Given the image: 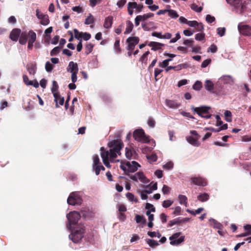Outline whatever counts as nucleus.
<instances>
[{"instance_id": "1", "label": "nucleus", "mask_w": 251, "mask_h": 251, "mask_svg": "<svg viewBox=\"0 0 251 251\" xmlns=\"http://www.w3.org/2000/svg\"><path fill=\"white\" fill-rule=\"evenodd\" d=\"M109 148L108 151H106L104 147L100 149V154L104 165L108 168L111 166L110 163L119 162V160L116 158L118 155H120L121 150L123 147V143L121 140H114L108 143Z\"/></svg>"}, {"instance_id": "2", "label": "nucleus", "mask_w": 251, "mask_h": 251, "mask_svg": "<svg viewBox=\"0 0 251 251\" xmlns=\"http://www.w3.org/2000/svg\"><path fill=\"white\" fill-rule=\"evenodd\" d=\"M140 167V165L135 161H127L120 165L121 169L128 176L130 173L136 172Z\"/></svg>"}, {"instance_id": "3", "label": "nucleus", "mask_w": 251, "mask_h": 251, "mask_svg": "<svg viewBox=\"0 0 251 251\" xmlns=\"http://www.w3.org/2000/svg\"><path fill=\"white\" fill-rule=\"evenodd\" d=\"M85 228L84 226L76 227L72 231V233L69 235V238L75 243L79 242L84 237Z\"/></svg>"}, {"instance_id": "4", "label": "nucleus", "mask_w": 251, "mask_h": 251, "mask_svg": "<svg viewBox=\"0 0 251 251\" xmlns=\"http://www.w3.org/2000/svg\"><path fill=\"white\" fill-rule=\"evenodd\" d=\"M226 1L232 6L233 11L237 13H243L246 9V5L243 0H226Z\"/></svg>"}, {"instance_id": "5", "label": "nucleus", "mask_w": 251, "mask_h": 251, "mask_svg": "<svg viewBox=\"0 0 251 251\" xmlns=\"http://www.w3.org/2000/svg\"><path fill=\"white\" fill-rule=\"evenodd\" d=\"M67 71L71 74V79L73 82L75 83L77 81V74L78 72L77 64L73 61L69 62L67 68Z\"/></svg>"}, {"instance_id": "6", "label": "nucleus", "mask_w": 251, "mask_h": 251, "mask_svg": "<svg viewBox=\"0 0 251 251\" xmlns=\"http://www.w3.org/2000/svg\"><path fill=\"white\" fill-rule=\"evenodd\" d=\"M80 218V214L75 211L71 212L67 215V218L69 222L67 227L72 230V225L76 224Z\"/></svg>"}, {"instance_id": "7", "label": "nucleus", "mask_w": 251, "mask_h": 251, "mask_svg": "<svg viewBox=\"0 0 251 251\" xmlns=\"http://www.w3.org/2000/svg\"><path fill=\"white\" fill-rule=\"evenodd\" d=\"M92 169L97 176L100 174V171H104V167L101 165L98 155L95 154L93 156Z\"/></svg>"}, {"instance_id": "8", "label": "nucleus", "mask_w": 251, "mask_h": 251, "mask_svg": "<svg viewBox=\"0 0 251 251\" xmlns=\"http://www.w3.org/2000/svg\"><path fill=\"white\" fill-rule=\"evenodd\" d=\"M82 201L80 192H75L72 193L67 199V202L70 205H80Z\"/></svg>"}, {"instance_id": "9", "label": "nucleus", "mask_w": 251, "mask_h": 251, "mask_svg": "<svg viewBox=\"0 0 251 251\" xmlns=\"http://www.w3.org/2000/svg\"><path fill=\"white\" fill-rule=\"evenodd\" d=\"M134 139L138 142L142 143H148L150 141L149 137L147 136L144 131L142 129L135 130L133 132Z\"/></svg>"}, {"instance_id": "10", "label": "nucleus", "mask_w": 251, "mask_h": 251, "mask_svg": "<svg viewBox=\"0 0 251 251\" xmlns=\"http://www.w3.org/2000/svg\"><path fill=\"white\" fill-rule=\"evenodd\" d=\"M192 109L194 112H196L200 116L205 119H209L211 117V115L208 113L210 109L209 107L201 106L200 107H192Z\"/></svg>"}, {"instance_id": "11", "label": "nucleus", "mask_w": 251, "mask_h": 251, "mask_svg": "<svg viewBox=\"0 0 251 251\" xmlns=\"http://www.w3.org/2000/svg\"><path fill=\"white\" fill-rule=\"evenodd\" d=\"M128 176L130 179L135 181L139 180L144 183H148L149 182V180L142 172H138L134 175H128Z\"/></svg>"}, {"instance_id": "12", "label": "nucleus", "mask_w": 251, "mask_h": 251, "mask_svg": "<svg viewBox=\"0 0 251 251\" xmlns=\"http://www.w3.org/2000/svg\"><path fill=\"white\" fill-rule=\"evenodd\" d=\"M181 232H176L169 237L170 244L173 246H177L184 241V236H181L179 238Z\"/></svg>"}, {"instance_id": "13", "label": "nucleus", "mask_w": 251, "mask_h": 251, "mask_svg": "<svg viewBox=\"0 0 251 251\" xmlns=\"http://www.w3.org/2000/svg\"><path fill=\"white\" fill-rule=\"evenodd\" d=\"M234 79L233 77L230 75H224L221 76L217 82L218 85L228 84L232 85L234 84Z\"/></svg>"}, {"instance_id": "14", "label": "nucleus", "mask_w": 251, "mask_h": 251, "mask_svg": "<svg viewBox=\"0 0 251 251\" xmlns=\"http://www.w3.org/2000/svg\"><path fill=\"white\" fill-rule=\"evenodd\" d=\"M139 39L137 37H130L126 39L128 43L127 50L131 51L134 50L135 46L139 43Z\"/></svg>"}, {"instance_id": "15", "label": "nucleus", "mask_w": 251, "mask_h": 251, "mask_svg": "<svg viewBox=\"0 0 251 251\" xmlns=\"http://www.w3.org/2000/svg\"><path fill=\"white\" fill-rule=\"evenodd\" d=\"M240 33L246 36L251 35V27L248 25L239 24L238 25Z\"/></svg>"}, {"instance_id": "16", "label": "nucleus", "mask_w": 251, "mask_h": 251, "mask_svg": "<svg viewBox=\"0 0 251 251\" xmlns=\"http://www.w3.org/2000/svg\"><path fill=\"white\" fill-rule=\"evenodd\" d=\"M191 182L194 184L200 186H205L207 185V181L206 179L201 176L192 177Z\"/></svg>"}, {"instance_id": "17", "label": "nucleus", "mask_w": 251, "mask_h": 251, "mask_svg": "<svg viewBox=\"0 0 251 251\" xmlns=\"http://www.w3.org/2000/svg\"><path fill=\"white\" fill-rule=\"evenodd\" d=\"M126 156L128 159H134L136 158L137 155L135 151L134 150L131 148H126Z\"/></svg>"}, {"instance_id": "18", "label": "nucleus", "mask_w": 251, "mask_h": 251, "mask_svg": "<svg viewBox=\"0 0 251 251\" xmlns=\"http://www.w3.org/2000/svg\"><path fill=\"white\" fill-rule=\"evenodd\" d=\"M165 104L168 107L172 109H176L180 105V103L176 100H165Z\"/></svg>"}, {"instance_id": "19", "label": "nucleus", "mask_w": 251, "mask_h": 251, "mask_svg": "<svg viewBox=\"0 0 251 251\" xmlns=\"http://www.w3.org/2000/svg\"><path fill=\"white\" fill-rule=\"evenodd\" d=\"M21 30L18 28H15L12 30L10 34V38L14 41H17L20 37Z\"/></svg>"}, {"instance_id": "20", "label": "nucleus", "mask_w": 251, "mask_h": 251, "mask_svg": "<svg viewBox=\"0 0 251 251\" xmlns=\"http://www.w3.org/2000/svg\"><path fill=\"white\" fill-rule=\"evenodd\" d=\"M199 139L197 138H194L192 136H187L186 140L187 141L194 147H199L200 145V143L199 142L198 140Z\"/></svg>"}, {"instance_id": "21", "label": "nucleus", "mask_w": 251, "mask_h": 251, "mask_svg": "<svg viewBox=\"0 0 251 251\" xmlns=\"http://www.w3.org/2000/svg\"><path fill=\"white\" fill-rule=\"evenodd\" d=\"M210 225L211 226H213L214 228H217L218 229H221L223 228V225L219 223L218 221H217L216 220L210 218L209 220Z\"/></svg>"}, {"instance_id": "22", "label": "nucleus", "mask_w": 251, "mask_h": 251, "mask_svg": "<svg viewBox=\"0 0 251 251\" xmlns=\"http://www.w3.org/2000/svg\"><path fill=\"white\" fill-rule=\"evenodd\" d=\"M113 17L109 16L105 18L103 26L105 28H109L111 27L113 23Z\"/></svg>"}, {"instance_id": "23", "label": "nucleus", "mask_w": 251, "mask_h": 251, "mask_svg": "<svg viewBox=\"0 0 251 251\" xmlns=\"http://www.w3.org/2000/svg\"><path fill=\"white\" fill-rule=\"evenodd\" d=\"M148 45L151 47V50H158L164 46L163 44L156 42H151L149 43Z\"/></svg>"}, {"instance_id": "24", "label": "nucleus", "mask_w": 251, "mask_h": 251, "mask_svg": "<svg viewBox=\"0 0 251 251\" xmlns=\"http://www.w3.org/2000/svg\"><path fill=\"white\" fill-rule=\"evenodd\" d=\"M58 85L57 84V82L53 80L52 81V85L51 88V91L53 94V97H56L57 96V94H59L58 92Z\"/></svg>"}, {"instance_id": "25", "label": "nucleus", "mask_w": 251, "mask_h": 251, "mask_svg": "<svg viewBox=\"0 0 251 251\" xmlns=\"http://www.w3.org/2000/svg\"><path fill=\"white\" fill-rule=\"evenodd\" d=\"M27 40L28 42H31V43H34L36 39V33L32 30H30L28 33Z\"/></svg>"}, {"instance_id": "26", "label": "nucleus", "mask_w": 251, "mask_h": 251, "mask_svg": "<svg viewBox=\"0 0 251 251\" xmlns=\"http://www.w3.org/2000/svg\"><path fill=\"white\" fill-rule=\"evenodd\" d=\"M27 70L31 75H34L36 71V66L35 64L30 63L27 65Z\"/></svg>"}, {"instance_id": "27", "label": "nucleus", "mask_w": 251, "mask_h": 251, "mask_svg": "<svg viewBox=\"0 0 251 251\" xmlns=\"http://www.w3.org/2000/svg\"><path fill=\"white\" fill-rule=\"evenodd\" d=\"M27 36L28 34L26 32H22L19 37V43L22 45L25 44L27 41Z\"/></svg>"}, {"instance_id": "28", "label": "nucleus", "mask_w": 251, "mask_h": 251, "mask_svg": "<svg viewBox=\"0 0 251 251\" xmlns=\"http://www.w3.org/2000/svg\"><path fill=\"white\" fill-rule=\"evenodd\" d=\"M126 28L124 32L125 34H129L132 30L133 28V25L130 21H127L126 22Z\"/></svg>"}, {"instance_id": "29", "label": "nucleus", "mask_w": 251, "mask_h": 251, "mask_svg": "<svg viewBox=\"0 0 251 251\" xmlns=\"http://www.w3.org/2000/svg\"><path fill=\"white\" fill-rule=\"evenodd\" d=\"M179 202L180 204L184 205L185 207L188 206L187 198L186 196L179 195L178 197Z\"/></svg>"}, {"instance_id": "30", "label": "nucleus", "mask_w": 251, "mask_h": 251, "mask_svg": "<svg viewBox=\"0 0 251 251\" xmlns=\"http://www.w3.org/2000/svg\"><path fill=\"white\" fill-rule=\"evenodd\" d=\"M54 101L56 103L55 106L56 107H59L58 104L60 105H62L64 102V99L63 97H61L59 94H57V97H54Z\"/></svg>"}, {"instance_id": "31", "label": "nucleus", "mask_w": 251, "mask_h": 251, "mask_svg": "<svg viewBox=\"0 0 251 251\" xmlns=\"http://www.w3.org/2000/svg\"><path fill=\"white\" fill-rule=\"evenodd\" d=\"M209 198V195L207 193H204L199 195L197 197V199L201 202H204L207 201Z\"/></svg>"}, {"instance_id": "32", "label": "nucleus", "mask_w": 251, "mask_h": 251, "mask_svg": "<svg viewBox=\"0 0 251 251\" xmlns=\"http://www.w3.org/2000/svg\"><path fill=\"white\" fill-rule=\"evenodd\" d=\"M205 88L208 91H211L214 88V84L210 80H206L205 82Z\"/></svg>"}, {"instance_id": "33", "label": "nucleus", "mask_w": 251, "mask_h": 251, "mask_svg": "<svg viewBox=\"0 0 251 251\" xmlns=\"http://www.w3.org/2000/svg\"><path fill=\"white\" fill-rule=\"evenodd\" d=\"M146 242L152 248L155 247L159 245V243L157 241L152 239H146Z\"/></svg>"}, {"instance_id": "34", "label": "nucleus", "mask_w": 251, "mask_h": 251, "mask_svg": "<svg viewBox=\"0 0 251 251\" xmlns=\"http://www.w3.org/2000/svg\"><path fill=\"white\" fill-rule=\"evenodd\" d=\"M126 197L130 201L134 202H137L138 201L137 198L135 197L134 195L131 193H127L126 194Z\"/></svg>"}, {"instance_id": "35", "label": "nucleus", "mask_w": 251, "mask_h": 251, "mask_svg": "<svg viewBox=\"0 0 251 251\" xmlns=\"http://www.w3.org/2000/svg\"><path fill=\"white\" fill-rule=\"evenodd\" d=\"M154 14L152 13H148L143 15H138V17L142 21H145L149 18L153 17Z\"/></svg>"}, {"instance_id": "36", "label": "nucleus", "mask_w": 251, "mask_h": 251, "mask_svg": "<svg viewBox=\"0 0 251 251\" xmlns=\"http://www.w3.org/2000/svg\"><path fill=\"white\" fill-rule=\"evenodd\" d=\"M189 67V65L187 63H183L179 64L177 66H175L174 67V70L175 71H178L182 69H186Z\"/></svg>"}, {"instance_id": "37", "label": "nucleus", "mask_w": 251, "mask_h": 251, "mask_svg": "<svg viewBox=\"0 0 251 251\" xmlns=\"http://www.w3.org/2000/svg\"><path fill=\"white\" fill-rule=\"evenodd\" d=\"M168 16L172 18L176 19L179 17L176 11L172 9H168Z\"/></svg>"}, {"instance_id": "38", "label": "nucleus", "mask_w": 251, "mask_h": 251, "mask_svg": "<svg viewBox=\"0 0 251 251\" xmlns=\"http://www.w3.org/2000/svg\"><path fill=\"white\" fill-rule=\"evenodd\" d=\"M75 37L79 41H82V32H80L76 29H74Z\"/></svg>"}, {"instance_id": "39", "label": "nucleus", "mask_w": 251, "mask_h": 251, "mask_svg": "<svg viewBox=\"0 0 251 251\" xmlns=\"http://www.w3.org/2000/svg\"><path fill=\"white\" fill-rule=\"evenodd\" d=\"M94 22V17L92 16L91 14H89V16L85 19V25H90L93 24Z\"/></svg>"}, {"instance_id": "40", "label": "nucleus", "mask_w": 251, "mask_h": 251, "mask_svg": "<svg viewBox=\"0 0 251 251\" xmlns=\"http://www.w3.org/2000/svg\"><path fill=\"white\" fill-rule=\"evenodd\" d=\"M224 115L225 116L226 120L227 122H230L232 121L231 116L232 114L231 112L229 110L225 111L224 113Z\"/></svg>"}, {"instance_id": "41", "label": "nucleus", "mask_w": 251, "mask_h": 251, "mask_svg": "<svg viewBox=\"0 0 251 251\" xmlns=\"http://www.w3.org/2000/svg\"><path fill=\"white\" fill-rule=\"evenodd\" d=\"M174 167V163L172 161H169L165 163L163 166V168L164 169L167 170H172Z\"/></svg>"}, {"instance_id": "42", "label": "nucleus", "mask_w": 251, "mask_h": 251, "mask_svg": "<svg viewBox=\"0 0 251 251\" xmlns=\"http://www.w3.org/2000/svg\"><path fill=\"white\" fill-rule=\"evenodd\" d=\"M150 54L149 51L145 52L141 57L140 61L142 63H146L148 60V56Z\"/></svg>"}, {"instance_id": "43", "label": "nucleus", "mask_w": 251, "mask_h": 251, "mask_svg": "<svg viewBox=\"0 0 251 251\" xmlns=\"http://www.w3.org/2000/svg\"><path fill=\"white\" fill-rule=\"evenodd\" d=\"M135 220L137 223L145 224L146 223V220L144 219L143 216L137 215L135 217Z\"/></svg>"}, {"instance_id": "44", "label": "nucleus", "mask_w": 251, "mask_h": 251, "mask_svg": "<svg viewBox=\"0 0 251 251\" xmlns=\"http://www.w3.org/2000/svg\"><path fill=\"white\" fill-rule=\"evenodd\" d=\"M114 49L116 53H118L121 51L120 47V40H117L115 41L114 45Z\"/></svg>"}, {"instance_id": "45", "label": "nucleus", "mask_w": 251, "mask_h": 251, "mask_svg": "<svg viewBox=\"0 0 251 251\" xmlns=\"http://www.w3.org/2000/svg\"><path fill=\"white\" fill-rule=\"evenodd\" d=\"M50 23V20L48 15H46L41 20L40 23L43 25H47Z\"/></svg>"}, {"instance_id": "46", "label": "nucleus", "mask_w": 251, "mask_h": 251, "mask_svg": "<svg viewBox=\"0 0 251 251\" xmlns=\"http://www.w3.org/2000/svg\"><path fill=\"white\" fill-rule=\"evenodd\" d=\"M202 87V83L200 81H196L193 85V89L195 90H200Z\"/></svg>"}, {"instance_id": "47", "label": "nucleus", "mask_w": 251, "mask_h": 251, "mask_svg": "<svg viewBox=\"0 0 251 251\" xmlns=\"http://www.w3.org/2000/svg\"><path fill=\"white\" fill-rule=\"evenodd\" d=\"M148 235L150 236L151 237H157L158 238H159L161 236L160 233L155 231H149L148 232Z\"/></svg>"}, {"instance_id": "48", "label": "nucleus", "mask_w": 251, "mask_h": 251, "mask_svg": "<svg viewBox=\"0 0 251 251\" xmlns=\"http://www.w3.org/2000/svg\"><path fill=\"white\" fill-rule=\"evenodd\" d=\"M181 223V221H180V220L179 219V218H176V219H175L173 220L169 221V226H174L175 225L179 224Z\"/></svg>"}, {"instance_id": "49", "label": "nucleus", "mask_w": 251, "mask_h": 251, "mask_svg": "<svg viewBox=\"0 0 251 251\" xmlns=\"http://www.w3.org/2000/svg\"><path fill=\"white\" fill-rule=\"evenodd\" d=\"M173 201L171 200L164 201L163 202L162 206L164 208H168L172 205Z\"/></svg>"}, {"instance_id": "50", "label": "nucleus", "mask_w": 251, "mask_h": 251, "mask_svg": "<svg viewBox=\"0 0 251 251\" xmlns=\"http://www.w3.org/2000/svg\"><path fill=\"white\" fill-rule=\"evenodd\" d=\"M191 8L192 10L197 12H201L202 9V7L198 6L197 4L193 3L191 5Z\"/></svg>"}, {"instance_id": "51", "label": "nucleus", "mask_w": 251, "mask_h": 251, "mask_svg": "<svg viewBox=\"0 0 251 251\" xmlns=\"http://www.w3.org/2000/svg\"><path fill=\"white\" fill-rule=\"evenodd\" d=\"M205 34L203 32L197 33L195 35V39L197 41H201L204 38Z\"/></svg>"}, {"instance_id": "52", "label": "nucleus", "mask_w": 251, "mask_h": 251, "mask_svg": "<svg viewBox=\"0 0 251 251\" xmlns=\"http://www.w3.org/2000/svg\"><path fill=\"white\" fill-rule=\"evenodd\" d=\"M146 208L147 209V211H150L151 212H155V209L153 205L151 203H147L146 205Z\"/></svg>"}, {"instance_id": "53", "label": "nucleus", "mask_w": 251, "mask_h": 251, "mask_svg": "<svg viewBox=\"0 0 251 251\" xmlns=\"http://www.w3.org/2000/svg\"><path fill=\"white\" fill-rule=\"evenodd\" d=\"M217 50V46L214 45L212 44L211 45L209 48L208 49V52H211V53H215Z\"/></svg>"}, {"instance_id": "54", "label": "nucleus", "mask_w": 251, "mask_h": 251, "mask_svg": "<svg viewBox=\"0 0 251 251\" xmlns=\"http://www.w3.org/2000/svg\"><path fill=\"white\" fill-rule=\"evenodd\" d=\"M159 66L161 68H164L165 70L166 68L169 66V63L167 62V61L164 60L162 62H160L159 63Z\"/></svg>"}, {"instance_id": "55", "label": "nucleus", "mask_w": 251, "mask_h": 251, "mask_svg": "<svg viewBox=\"0 0 251 251\" xmlns=\"http://www.w3.org/2000/svg\"><path fill=\"white\" fill-rule=\"evenodd\" d=\"M226 28L225 27H219L217 28V33L220 37L225 35Z\"/></svg>"}, {"instance_id": "56", "label": "nucleus", "mask_w": 251, "mask_h": 251, "mask_svg": "<svg viewBox=\"0 0 251 251\" xmlns=\"http://www.w3.org/2000/svg\"><path fill=\"white\" fill-rule=\"evenodd\" d=\"M52 68H53V66L50 62L49 61H48L46 63L45 69L47 72H50L52 70Z\"/></svg>"}, {"instance_id": "57", "label": "nucleus", "mask_w": 251, "mask_h": 251, "mask_svg": "<svg viewBox=\"0 0 251 251\" xmlns=\"http://www.w3.org/2000/svg\"><path fill=\"white\" fill-rule=\"evenodd\" d=\"M191 50H192V52H195V53H201V48L198 46H191Z\"/></svg>"}, {"instance_id": "58", "label": "nucleus", "mask_w": 251, "mask_h": 251, "mask_svg": "<svg viewBox=\"0 0 251 251\" xmlns=\"http://www.w3.org/2000/svg\"><path fill=\"white\" fill-rule=\"evenodd\" d=\"M155 121L152 117H149L148 120V125L149 126L151 127H153L155 126Z\"/></svg>"}, {"instance_id": "59", "label": "nucleus", "mask_w": 251, "mask_h": 251, "mask_svg": "<svg viewBox=\"0 0 251 251\" xmlns=\"http://www.w3.org/2000/svg\"><path fill=\"white\" fill-rule=\"evenodd\" d=\"M147 158L150 161L152 162H155L157 159V156L155 154H152L151 155L147 156Z\"/></svg>"}, {"instance_id": "60", "label": "nucleus", "mask_w": 251, "mask_h": 251, "mask_svg": "<svg viewBox=\"0 0 251 251\" xmlns=\"http://www.w3.org/2000/svg\"><path fill=\"white\" fill-rule=\"evenodd\" d=\"M211 62V59H207L205 60H204L201 65V67L202 68H205L209 64H210Z\"/></svg>"}, {"instance_id": "61", "label": "nucleus", "mask_w": 251, "mask_h": 251, "mask_svg": "<svg viewBox=\"0 0 251 251\" xmlns=\"http://www.w3.org/2000/svg\"><path fill=\"white\" fill-rule=\"evenodd\" d=\"M215 17L211 16L210 15H207L206 16V21L208 23H212L215 21Z\"/></svg>"}, {"instance_id": "62", "label": "nucleus", "mask_w": 251, "mask_h": 251, "mask_svg": "<svg viewBox=\"0 0 251 251\" xmlns=\"http://www.w3.org/2000/svg\"><path fill=\"white\" fill-rule=\"evenodd\" d=\"M180 38V35L179 32H177L176 34V37L175 38H172L170 41V43H174L176 42Z\"/></svg>"}, {"instance_id": "63", "label": "nucleus", "mask_w": 251, "mask_h": 251, "mask_svg": "<svg viewBox=\"0 0 251 251\" xmlns=\"http://www.w3.org/2000/svg\"><path fill=\"white\" fill-rule=\"evenodd\" d=\"M194 40L193 39H184L183 44L185 45L192 46V44L193 43Z\"/></svg>"}, {"instance_id": "64", "label": "nucleus", "mask_w": 251, "mask_h": 251, "mask_svg": "<svg viewBox=\"0 0 251 251\" xmlns=\"http://www.w3.org/2000/svg\"><path fill=\"white\" fill-rule=\"evenodd\" d=\"M60 51V48L59 47H55L50 52L51 55H54L57 54Z\"/></svg>"}]
</instances>
